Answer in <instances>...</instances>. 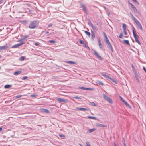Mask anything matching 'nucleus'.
<instances>
[{
	"mask_svg": "<svg viewBox=\"0 0 146 146\" xmlns=\"http://www.w3.org/2000/svg\"><path fill=\"white\" fill-rule=\"evenodd\" d=\"M39 23V21L36 20L31 21L29 23L27 27L30 29H34L37 27Z\"/></svg>",
	"mask_w": 146,
	"mask_h": 146,
	"instance_id": "nucleus-1",
	"label": "nucleus"
},
{
	"mask_svg": "<svg viewBox=\"0 0 146 146\" xmlns=\"http://www.w3.org/2000/svg\"><path fill=\"white\" fill-rule=\"evenodd\" d=\"M132 32H133L134 38L135 40V41L136 42H137V43H138V44L139 45H140L141 44L140 42H139V40L138 39V38L137 37L138 35L136 33H135L134 31V30L133 29L132 30Z\"/></svg>",
	"mask_w": 146,
	"mask_h": 146,
	"instance_id": "nucleus-2",
	"label": "nucleus"
},
{
	"mask_svg": "<svg viewBox=\"0 0 146 146\" xmlns=\"http://www.w3.org/2000/svg\"><path fill=\"white\" fill-rule=\"evenodd\" d=\"M103 95L104 99L108 102L110 103H112L111 99L109 97L107 96L104 94H103Z\"/></svg>",
	"mask_w": 146,
	"mask_h": 146,
	"instance_id": "nucleus-3",
	"label": "nucleus"
},
{
	"mask_svg": "<svg viewBox=\"0 0 146 146\" xmlns=\"http://www.w3.org/2000/svg\"><path fill=\"white\" fill-rule=\"evenodd\" d=\"M105 41L106 42V43L108 44V48H110L111 50L112 51V52H113V48H112V46L110 42L109 41L108 39L105 40Z\"/></svg>",
	"mask_w": 146,
	"mask_h": 146,
	"instance_id": "nucleus-4",
	"label": "nucleus"
},
{
	"mask_svg": "<svg viewBox=\"0 0 146 146\" xmlns=\"http://www.w3.org/2000/svg\"><path fill=\"white\" fill-rule=\"evenodd\" d=\"M25 44V42H21L20 43L14 45L12 46V48H16L20 46H21Z\"/></svg>",
	"mask_w": 146,
	"mask_h": 146,
	"instance_id": "nucleus-5",
	"label": "nucleus"
},
{
	"mask_svg": "<svg viewBox=\"0 0 146 146\" xmlns=\"http://www.w3.org/2000/svg\"><path fill=\"white\" fill-rule=\"evenodd\" d=\"M136 24L138 26V27L139 28V29L141 30H142L143 28L142 27V26H141V25L139 22V21L138 20H137L135 22Z\"/></svg>",
	"mask_w": 146,
	"mask_h": 146,
	"instance_id": "nucleus-6",
	"label": "nucleus"
},
{
	"mask_svg": "<svg viewBox=\"0 0 146 146\" xmlns=\"http://www.w3.org/2000/svg\"><path fill=\"white\" fill-rule=\"evenodd\" d=\"M94 54L95 56L96 57L98 58L101 60H102V58L101 57V56L99 55L98 53L96 51H94Z\"/></svg>",
	"mask_w": 146,
	"mask_h": 146,
	"instance_id": "nucleus-7",
	"label": "nucleus"
},
{
	"mask_svg": "<svg viewBox=\"0 0 146 146\" xmlns=\"http://www.w3.org/2000/svg\"><path fill=\"white\" fill-rule=\"evenodd\" d=\"M57 100L60 102H67V100L64 99L59 98L57 99Z\"/></svg>",
	"mask_w": 146,
	"mask_h": 146,
	"instance_id": "nucleus-8",
	"label": "nucleus"
},
{
	"mask_svg": "<svg viewBox=\"0 0 146 146\" xmlns=\"http://www.w3.org/2000/svg\"><path fill=\"white\" fill-rule=\"evenodd\" d=\"M76 110H80L82 111H88V110L87 109L84 108H79L78 107H77L76 108Z\"/></svg>",
	"mask_w": 146,
	"mask_h": 146,
	"instance_id": "nucleus-9",
	"label": "nucleus"
},
{
	"mask_svg": "<svg viewBox=\"0 0 146 146\" xmlns=\"http://www.w3.org/2000/svg\"><path fill=\"white\" fill-rule=\"evenodd\" d=\"M81 6L83 8V11L86 13H87L86 7L83 4H81Z\"/></svg>",
	"mask_w": 146,
	"mask_h": 146,
	"instance_id": "nucleus-10",
	"label": "nucleus"
},
{
	"mask_svg": "<svg viewBox=\"0 0 146 146\" xmlns=\"http://www.w3.org/2000/svg\"><path fill=\"white\" fill-rule=\"evenodd\" d=\"M96 126L97 127H106L107 126L106 125L102 124L99 123H96Z\"/></svg>",
	"mask_w": 146,
	"mask_h": 146,
	"instance_id": "nucleus-11",
	"label": "nucleus"
},
{
	"mask_svg": "<svg viewBox=\"0 0 146 146\" xmlns=\"http://www.w3.org/2000/svg\"><path fill=\"white\" fill-rule=\"evenodd\" d=\"M91 38L92 40H94L95 38V33L94 32L92 31H91Z\"/></svg>",
	"mask_w": 146,
	"mask_h": 146,
	"instance_id": "nucleus-12",
	"label": "nucleus"
},
{
	"mask_svg": "<svg viewBox=\"0 0 146 146\" xmlns=\"http://www.w3.org/2000/svg\"><path fill=\"white\" fill-rule=\"evenodd\" d=\"M8 48V47L7 46H0V50H6Z\"/></svg>",
	"mask_w": 146,
	"mask_h": 146,
	"instance_id": "nucleus-13",
	"label": "nucleus"
},
{
	"mask_svg": "<svg viewBox=\"0 0 146 146\" xmlns=\"http://www.w3.org/2000/svg\"><path fill=\"white\" fill-rule=\"evenodd\" d=\"M130 14L132 19L134 21V22L137 20L135 18V17L133 16V15L131 12H130Z\"/></svg>",
	"mask_w": 146,
	"mask_h": 146,
	"instance_id": "nucleus-14",
	"label": "nucleus"
},
{
	"mask_svg": "<svg viewBox=\"0 0 146 146\" xmlns=\"http://www.w3.org/2000/svg\"><path fill=\"white\" fill-rule=\"evenodd\" d=\"M123 102L128 107L130 108H131V106L125 101L124 100H123Z\"/></svg>",
	"mask_w": 146,
	"mask_h": 146,
	"instance_id": "nucleus-15",
	"label": "nucleus"
},
{
	"mask_svg": "<svg viewBox=\"0 0 146 146\" xmlns=\"http://www.w3.org/2000/svg\"><path fill=\"white\" fill-rule=\"evenodd\" d=\"M102 75L104 77H106V78H108L110 79V80H112V78L110 77V76H108V75H106V74H104L103 73H102Z\"/></svg>",
	"mask_w": 146,
	"mask_h": 146,
	"instance_id": "nucleus-16",
	"label": "nucleus"
},
{
	"mask_svg": "<svg viewBox=\"0 0 146 146\" xmlns=\"http://www.w3.org/2000/svg\"><path fill=\"white\" fill-rule=\"evenodd\" d=\"M66 62L70 64H76L75 62L72 61H66Z\"/></svg>",
	"mask_w": 146,
	"mask_h": 146,
	"instance_id": "nucleus-17",
	"label": "nucleus"
},
{
	"mask_svg": "<svg viewBox=\"0 0 146 146\" xmlns=\"http://www.w3.org/2000/svg\"><path fill=\"white\" fill-rule=\"evenodd\" d=\"M21 22L26 26L28 24V22L27 20L23 21H22Z\"/></svg>",
	"mask_w": 146,
	"mask_h": 146,
	"instance_id": "nucleus-18",
	"label": "nucleus"
},
{
	"mask_svg": "<svg viewBox=\"0 0 146 146\" xmlns=\"http://www.w3.org/2000/svg\"><path fill=\"white\" fill-rule=\"evenodd\" d=\"M21 71H16L14 73V74L15 75H17L21 74Z\"/></svg>",
	"mask_w": 146,
	"mask_h": 146,
	"instance_id": "nucleus-19",
	"label": "nucleus"
},
{
	"mask_svg": "<svg viewBox=\"0 0 146 146\" xmlns=\"http://www.w3.org/2000/svg\"><path fill=\"white\" fill-rule=\"evenodd\" d=\"M96 130L95 128H92L89 129L88 131V133H90Z\"/></svg>",
	"mask_w": 146,
	"mask_h": 146,
	"instance_id": "nucleus-20",
	"label": "nucleus"
},
{
	"mask_svg": "<svg viewBox=\"0 0 146 146\" xmlns=\"http://www.w3.org/2000/svg\"><path fill=\"white\" fill-rule=\"evenodd\" d=\"M41 110H42V112L44 113H49V111L47 109H41Z\"/></svg>",
	"mask_w": 146,
	"mask_h": 146,
	"instance_id": "nucleus-21",
	"label": "nucleus"
},
{
	"mask_svg": "<svg viewBox=\"0 0 146 146\" xmlns=\"http://www.w3.org/2000/svg\"><path fill=\"white\" fill-rule=\"evenodd\" d=\"M84 32L89 37H90V32H88L86 31H84Z\"/></svg>",
	"mask_w": 146,
	"mask_h": 146,
	"instance_id": "nucleus-22",
	"label": "nucleus"
},
{
	"mask_svg": "<svg viewBox=\"0 0 146 146\" xmlns=\"http://www.w3.org/2000/svg\"><path fill=\"white\" fill-rule=\"evenodd\" d=\"M123 42L126 44H127L129 46L130 44L128 40H125L123 41Z\"/></svg>",
	"mask_w": 146,
	"mask_h": 146,
	"instance_id": "nucleus-23",
	"label": "nucleus"
},
{
	"mask_svg": "<svg viewBox=\"0 0 146 146\" xmlns=\"http://www.w3.org/2000/svg\"><path fill=\"white\" fill-rule=\"evenodd\" d=\"M122 27L123 30H126V25L125 24H123L122 25Z\"/></svg>",
	"mask_w": 146,
	"mask_h": 146,
	"instance_id": "nucleus-24",
	"label": "nucleus"
},
{
	"mask_svg": "<svg viewBox=\"0 0 146 146\" xmlns=\"http://www.w3.org/2000/svg\"><path fill=\"white\" fill-rule=\"evenodd\" d=\"M96 83L100 84L102 86L104 85V84L101 81L99 80H97L96 82Z\"/></svg>",
	"mask_w": 146,
	"mask_h": 146,
	"instance_id": "nucleus-25",
	"label": "nucleus"
},
{
	"mask_svg": "<svg viewBox=\"0 0 146 146\" xmlns=\"http://www.w3.org/2000/svg\"><path fill=\"white\" fill-rule=\"evenodd\" d=\"M87 118H90L93 119H96V117L90 116H87Z\"/></svg>",
	"mask_w": 146,
	"mask_h": 146,
	"instance_id": "nucleus-26",
	"label": "nucleus"
},
{
	"mask_svg": "<svg viewBox=\"0 0 146 146\" xmlns=\"http://www.w3.org/2000/svg\"><path fill=\"white\" fill-rule=\"evenodd\" d=\"M134 74L136 78H137L139 77L136 71H135V72H134Z\"/></svg>",
	"mask_w": 146,
	"mask_h": 146,
	"instance_id": "nucleus-27",
	"label": "nucleus"
},
{
	"mask_svg": "<svg viewBox=\"0 0 146 146\" xmlns=\"http://www.w3.org/2000/svg\"><path fill=\"white\" fill-rule=\"evenodd\" d=\"M11 85H6L4 86V88H9L11 86Z\"/></svg>",
	"mask_w": 146,
	"mask_h": 146,
	"instance_id": "nucleus-28",
	"label": "nucleus"
},
{
	"mask_svg": "<svg viewBox=\"0 0 146 146\" xmlns=\"http://www.w3.org/2000/svg\"><path fill=\"white\" fill-rule=\"evenodd\" d=\"M91 26L93 29H94L96 31H97V29L96 28L95 26L93 24H92V25Z\"/></svg>",
	"mask_w": 146,
	"mask_h": 146,
	"instance_id": "nucleus-29",
	"label": "nucleus"
},
{
	"mask_svg": "<svg viewBox=\"0 0 146 146\" xmlns=\"http://www.w3.org/2000/svg\"><path fill=\"white\" fill-rule=\"evenodd\" d=\"M94 89L93 88H85V90H94Z\"/></svg>",
	"mask_w": 146,
	"mask_h": 146,
	"instance_id": "nucleus-30",
	"label": "nucleus"
},
{
	"mask_svg": "<svg viewBox=\"0 0 146 146\" xmlns=\"http://www.w3.org/2000/svg\"><path fill=\"white\" fill-rule=\"evenodd\" d=\"M132 9L135 13H137V10L135 7H134V8H132Z\"/></svg>",
	"mask_w": 146,
	"mask_h": 146,
	"instance_id": "nucleus-31",
	"label": "nucleus"
},
{
	"mask_svg": "<svg viewBox=\"0 0 146 146\" xmlns=\"http://www.w3.org/2000/svg\"><path fill=\"white\" fill-rule=\"evenodd\" d=\"M28 36H27V35H25L24 36V37H23V38L22 39V40H25V39H27V38L28 37Z\"/></svg>",
	"mask_w": 146,
	"mask_h": 146,
	"instance_id": "nucleus-32",
	"label": "nucleus"
},
{
	"mask_svg": "<svg viewBox=\"0 0 146 146\" xmlns=\"http://www.w3.org/2000/svg\"><path fill=\"white\" fill-rule=\"evenodd\" d=\"M88 24L91 26L92 25V23L89 19H88Z\"/></svg>",
	"mask_w": 146,
	"mask_h": 146,
	"instance_id": "nucleus-33",
	"label": "nucleus"
},
{
	"mask_svg": "<svg viewBox=\"0 0 146 146\" xmlns=\"http://www.w3.org/2000/svg\"><path fill=\"white\" fill-rule=\"evenodd\" d=\"M25 59V57L24 56H21V57L19 58V60H24Z\"/></svg>",
	"mask_w": 146,
	"mask_h": 146,
	"instance_id": "nucleus-34",
	"label": "nucleus"
},
{
	"mask_svg": "<svg viewBox=\"0 0 146 146\" xmlns=\"http://www.w3.org/2000/svg\"><path fill=\"white\" fill-rule=\"evenodd\" d=\"M90 104L92 106H96V104L93 102H90Z\"/></svg>",
	"mask_w": 146,
	"mask_h": 146,
	"instance_id": "nucleus-35",
	"label": "nucleus"
},
{
	"mask_svg": "<svg viewBox=\"0 0 146 146\" xmlns=\"http://www.w3.org/2000/svg\"><path fill=\"white\" fill-rule=\"evenodd\" d=\"M49 42L50 43H56V42L55 41L53 40H50L49 41Z\"/></svg>",
	"mask_w": 146,
	"mask_h": 146,
	"instance_id": "nucleus-36",
	"label": "nucleus"
},
{
	"mask_svg": "<svg viewBox=\"0 0 146 146\" xmlns=\"http://www.w3.org/2000/svg\"><path fill=\"white\" fill-rule=\"evenodd\" d=\"M74 98H75L78 99H81V98L80 97L78 96H76L75 97H74Z\"/></svg>",
	"mask_w": 146,
	"mask_h": 146,
	"instance_id": "nucleus-37",
	"label": "nucleus"
},
{
	"mask_svg": "<svg viewBox=\"0 0 146 146\" xmlns=\"http://www.w3.org/2000/svg\"><path fill=\"white\" fill-rule=\"evenodd\" d=\"M123 146H127L126 144L125 143L124 138H123Z\"/></svg>",
	"mask_w": 146,
	"mask_h": 146,
	"instance_id": "nucleus-38",
	"label": "nucleus"
},
{
	"mask_svg": "<svg viewBox=\"0 0 146 146\" xmlns=\"http://www.w3.org/2000/svg\"><path fill=\"white\" fill-rule=\"evenodd\" d=\"M129 3L131 6L132 9L134 8V7H135V6L132 3Z\"/></svg>",
	"mask_w": 146,
	"mask_h": 146,
	"instance_id": "nucleus-39",
	"label": "nucleus"
},
{
	"mask_svg": "<svg viewBox=\"0 0 146 146\" xmlns=\"http://www.w3.org/2000/svg\"><path fill=\"white\" fill-rule=\"evenodd\" d=\"M22 96V95H18L16 96V98H19Z\"/></svg>",
	"mask_w": 146,
	"mask_h": 146,
	"instance_id": "nucleus-40",
	"label": "nucleus"
},
{
	"mask_svg": "<svg viewBox=\"0 0 146 146\" xmlns=\"http://www.w3.org/2000/svg\"><path fill=\"white\" fill-rule=\"evenodd\" d=\"M123 34L122 33H121L119 35V37L120 38H121L122 37V36H123Z\"/></svg>",
	"mask_w": 146,
	"mask_h": 146,
	"instance_id": "nucleus-41",
	"label": "nucleus"
},
{
	"mask_svg": "<svg viewBox=\"0 0 146 146\" xmlns=\"http://www.w3.org/2000/svg\"><path fill=\"white\" fill-rule=\"evenodd\" d=\"M79 88L85 90V87H79Z\"/></svg>",
	"mask_w": 146,
	"mask_h": 146,
	"instance_id": "nucleus-42",
	"label": "nucleus"
},
{
	"mask_svg": "<svg viewBox=\"0 0 146 146\" xmlns=\"http://www.w3.org/2000/svg\"><path fill=\"white\" fill-rule=\"evenodd\" d=\"M107 13L108 15V16H109L110 15V13L109 12V10L108 9H107Z\"/></svg>",
	"mask_w": 146,
	"mask_h": 146,
	"instance_id": "nucleus-43",
	"label": "nucleus"
},
{
	"mask_svg": "<svg viewBox=\"0 0 146 146\" xmlns=\"http://www.w3.org/2000/svg\"><path fill=\"white\" fill-rule=\"evenodd\" d=\"M39 43L38 42H36L35 43V45L36 46H39Z\"/></svg>",
	"mask_w": 146,
	"mask_h": 146,
	"instance_id": "nucleus-44",
	"label": "nucleus"
},
{
	"mask_svg": "<svg viewBox=\"0 0 146 146\" xmlns=\"http://www.w3.org/2000/svg\"><path fill=\"white\" fill-rule=\"evenodd\" d=\"M98 43H99V46H100V45H101V43L100 40L99 39L98 40Z\"/></svg>",
	"mask_w": 146,
	"mask_h": 146,
	"instance_id": "nucleus-45",
	"label": "nucleus"
},
{
	"mask_svg": "<svg viewBox=\"0 0 146 146\" xmlns=\"http://www.w3.org/2000/svg\"><path fill=\"white\" fill-rule=\"evenodd\" d=\"M86 146H91L89 142H87L86 143Z\"/></svg>",
	"mask_w": 146,
	"mask_h": 146,
	"instance_id": "nucleus-46",
	"label": "nucleus"
},
{
	"mask_svg": "<svg viewBox=\"0 0 146 146\" xmlns=\"http://www.w3.org/2000/svg\"><path fill=\"white\" fill-rule=\"evenodd\" d=\"M123 32H124V34L125 35H127V33L126 32V30H124V31H123Z\"/></svg>",
	"mask_w": 146,
	"mask_h": 146,
	"instance_id": "nucleus-47",
	"label": "nucleus"
},
{
	"mask_svg": "<svg viewBox=\"0 0 146 146\" xmlns=\"http://www.w3.org/2000/svg\"><path fill=\"white\" fill-rule=\"evenodd\" d=\"M112 80H111V81H112L113 82H115L116 84L117 83V82L116 81H115L113 79H112Z\"/></svg>",
	"mask_w": 146,
	"mask_h": 146,
	"instance_id": "nucleus-48",
	"label": "nucleus"
},
{
	"mask_svg": "<svg viewBox=\"0 0 146 146\" xmlns=\"http://www.w3.org/2000/svg\"><path fill=\"white\" fill-rule=\"evenodd\" d=\"M27 78V76H24L23 77L22 79L23 80H25Z\"/></svg>",
	"mask_w": 146,
	"mask_h": 146,
	"instance_id": "nucleus-49",
	"label": "nucleus"
},
{
	"mask_svg": "<svg viewBox=\"0 0 146 146\" xmlns=\"http://www.w3.org/2000/svg\"><path fill=\"white\" fill-rule=\"evenodd\" d=\"M133 1L135 2L136 3L139 4V3L136 0H132Z\"/></svg>",
	"mask_w": 146,
	"mask_h": 146,
	"instance_id": "nucleus-50",
	"label": "nucleus"
},
{
	"mask_svg": "<svg viewBox=\"0 0 146 146\" xmlns=\"http://www.w3.org/2000/svg\"><path fill=\"white\" fill-rule=\"evenodd\" d=\"M79 42H80V44H83V41L81 40H80V41H79Z\"/></svg>",
	"mask_w": 146,
	"mask_h": 146,
	"instance_id": "nucleus-51",
	"label": "nucleus"
},
{
	"mask_svg": "<svg viewBox=\"0 0 146 146\" xmlns=\"http://www.w3.org/2000/svg\"><path fill=\"white\" fill-rule=\"evenodd\" d=\"M119 98L121 99H120L123 102V100H124V99L122 98L120 96H119Z\"/></svg>",
	"mask_w": 146,
	"mask_h": 146,
	"instance_id": "nucleus-52",
	"label": "nucleus"
},
{
	"mask_svg": "<svg viewBox=\"0 0 146 146\" xmlns=\"http://www.w3.org/2000/svg\"><path fill=\"white\" fill-rule=\"evenodd\" d=\"M35 96L36 95L35 94H31L30 96L31 97H35Z\"/></svg>",
	"mask_w": 146,
	"mask_h": 146,
	"instance_id": "nucleus-53",
	"label": "nucleus"
},
{
	"mask_svg": "<svg viewBox=\"0 0 146 146\" xmlns=\"http://www.w3.org/2000/svg\"><path fill=\"white\" fill-rule=\"evenodd\" d=\"M84 46L85 47H86V48L88 47V46L86 44H84Z\"/></svg>",
	"mask_w": 146,
	"mask_h": 146,
	"instance_id": "nucleus-54",
	"label": "nucleus"
},
{
	"mask_svg": "<svg viewBox=\"0 0 146 146\" xmlns=\"http://www.w3.org/2000/svg\"><path fill=\"white\" fill-rule=\"evenodd\" d=\"M104 37L105 38V40H107L108 39V38L107 36H104Z\"/></svg>",
	"mask_w": 146,
	"mask_h": 146,
	"instance_id": "nucleus-55",
	"label": "nucleus"
},
{
	"mask_svg": "<svg viewBox=\"0 0 146 146\" xmlns=\"http://www.w3.org/2000/svg\"><path fill=\"white\" fill-rule=\"evenodd\" d=\"M104 37L105 38V40H107L108 39V38L107 36H104Z\"/></svg>",
	"mask_w": 146,
	"mask_h": 146,
	"instance_id": "nucleus-56",
	"label": "nucleus"
},
{
	"mask_svg": "<svg viewBox=\"0 0 146 146\" xmlns=\"http://www.w3.org/2000/svg\"><path fill=\"white\" fill-rule=\"evenodd\" d=\"M143 70H144V71L146 72V68L144 67L143 66Z\"/></svg>",
	"mask_w": 146,
	"mask_h": 146,
	"instance_id": "nucleus-57",
	"label": "nucleus"
},
{
	"mask_svg": "<svg viewBox=\"0 0 146 146\" xmlns=\"http://www.w3.org/2000/svg\"><path fill=\"white\" fill-rule=\"evenodd\" d=\"M136 80H137V81L138 82H139L140 80H139V77H138L137 78H136Z\"/></svg>",
	"mask_w": 146,
	"mask_h": 146,
	"instance_id": "nucleus-58",
	"label": "nucleus"
},
{
	"mask_svg": "<svg viewBox=\"0 0 146 146\" xmlns=\"http://www.w3.org/2000/svg\"><path fill=\"white\" fill-rule=\"evenodd\" d=\"M43 32H44L45 34H47V33H49V32L47 31H43Z\"/></svg>",
	"mask_w": 146,
	"mask_h": 146,
	"instance_id": "nucleus-59",
	"label": "nucleus"
},
{
	"mask_svg": "<svg viewBox=\"0 0 146 146\" xmlns=\"http://www.w3.org/2000/svg\"><path fill=\"white\" fill-rule=\"evenodd\" d=\"M59 136L60 137H64V136L62 134H59Z\"/></svg>",
	"mask_w": 146,
	"mask_h": 146,
	"instance_id": "nucleus-60",
	"label": "nucleus"
},
{
	"mask_svg": "<svg viewBox=\"0 0 146 146\" xmlns=\"http://www.w3.org/2000/svg\"><path fill=\"white\" fill-rule=\"evenodd\" d=\"M52 26V24H50L48 25V26L49 27H51Z\"/></svg>",
	"mask_w": 146,
	"mask_h": 146,
	"instance_id": "nucleus-61",
	"label": "nucleus"
},
{
	"mask_svg": "<svg viewBox=\"0 0 146 146\" xmlns=\"http://www.w3.org/2000/svg\"><path fill=\"white\" fill-rule=\"evenodd\" d=\"M3 130L2 128L1 127H0V132L1 131Z\"/></svg>",
	"mask_w": 146,
	"mask_h": 146,
	"instance_id": "nucleus-62",
	"label": "nucleus"
},
{
	"mask_svg": "<svg viewBox=\"0 0 146 146\" xmlns=\"http://www.w3.org/2000/svg\"><path fill=\"white\" fill-rule=\"evenodd\" d=\"M103 34H104V36H106V34H105V33L104 32H103Z\"/></svg>",
	"mask_w": 146,
	"mask_h": 146,
	"instance_id": "nucleus-63",
	"label": "nucleus"
},
{
	"mask_svg": "<svg viewBox=\"0 0 146 146\" xmlns=\"http://www.w3.org/2000/svg\"><path fill=\"white\" fill-rule=\"evenodd\" d=\"M103 34H104V36H106V34H105V33L104 32H103Z\"/></svg>",
	"mask_w": 146,
	"mask_h": 146,
	"instance_id": "nucleus-64",
	"label": "nucleus"
}]
</instances>
